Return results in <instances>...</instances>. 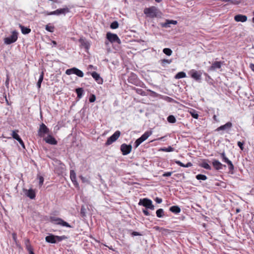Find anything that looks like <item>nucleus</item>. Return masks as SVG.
Instances as JSON below:
<instances>
[{"mask_svg":"<svg viewBox=\"0 0 254 254\" xmlns=\"http://www.w3.org/2000/svg\"><path fill=\"white\" fill-rule=\"evenodd\" d=\"M39 185L41 186L43 184L44 182V178L42 176H39Z\"/></svg>","mask_w":254,"mask_h":254,"instance_id":"obj_47","label":"nucleus"},{"mask_svg":"<svg viewBox=\"0 0 254 254\" xmlns=\"http://www.w3.org/2000/svg\"><path fill=\"white\" fill-rule=\"evenodd\" d=\"M222 63L221 62H215L212 63V65L209 67L210 70H215L216 69H220L221 68Z\"/></svg>","mask_w":254,"mask_h":254,"instance_id":"obj_17","label":"nucleus"},{"mask_svg":"<svg viewBox=\"0 0 254 254\" xmlns=\"http://www.w3.org/2000/svg\"><path fill=\"white\" fill-rule=\"evenodd\" d=\"M200 166H201V167L205 169H207V170H210L211 169V168L210 167V166L206 162V161H203L200 164Z\"/></svg>","mask_w":254,"mask_h":254,"instance_id":"obj_27","label":"nucleus"},{"mask_svg":"<svg viewBox=\"0 0 254 254\" xmlns=\"http://www.w3.org/2000/svg\"><path fill=\"white\" fill-rule=\"evenodd\" d=\"M220 155H221V158H222V161H223V162H225V161H226L227 160H228V159H229L226 157V154H225V152H222V153H221V154H220Z\"/></svg>","mask_w":254,"mask_h":254,"instance_id":"obj_42","label":"nucleus"},{"mask_svg":"<svg viewBox=\"0 0 254 254\" xmlns=\"http://www.w3.org/2000/svg\"><path fill=\"white\" fill-rule=\"evenodd\" d=\"M121 150L123 155H127V144L126 143L123 144L121 145Z\"/></svg>","mask_w":254,"mask_h":254,"instance_id":"obj_31","label":"nucleus"},{"mask_svg":"<svg viewBox=\"0 0 254 254\" xmlns=\"http://www.w3.org/2000/svg\"><path fill=\"white\" fill-rule=\"evenodd\" d=\"M167 121L170 123H175L176 122V119L173 115H170L167 118Z\"/></svg>","mask_w":254,"mask_h":254,"instance_id":"obj_37","label":"nucleus"},{"mask_svg":"<svg viewBox=\"0 0 254 254\" xmlns=\"http://www.w3.org/2000/svg\"><path fill=\"white\" fill-rule=\"evenodd\" d=\"M83 91L84 90L82 88H78L76 89L75 92L78 98H81L82 97L83 94Z\"/></svg>","mask_w":254,"mask_h":254,"instance_id":"obj_28","label":"nucleus"},{"mask_svg":"<svg viewBox=\"0 0 254 254\" xmlns=\"http://www.w3.org/2000/svg\"><path fill=\"white\" fill-rule=\"evenodd\" d=\"M163 52L167 56H171L172 54V51L169 48H164Z\"/></svg>","mask_w":254,"mask_h":254,"instance_id":"obj_39","label":"nucleus"},{"mask_svg":"<svg viewBox=\"0 0 254 254\" xmlns=\"http://www.w3.org/2000/svg\"><path fill=\"white\" fill-rule=\"evenodd\" d=\"M88 68H89V69H90H90H92V68H94V69H95V68H94V66H93V65H89L88 66Z\"/></svg>","mask_w":254,"mask_h":254,"instance_id":"obj_60","label":"nucleus"},{"mask_svg":"<svg viewBox=\"0 0 254 254\" xmlns=\"http://www.w3.org/2000/svg\"><path fill=\"white\" fill-rule=\"evenodd\" d=\"M212 166L216 170H220L223 169V167H226L225 165L222 164L216 159H214L212 162Z\"/></svg>","mask_w":254,"mask_h":254,"instance_id":"obj_13","label":"nucleus"},{"mask_svg":"<svg viewBox=\"0 0 254 254\" xmlns=\"http://www.w3.org/2000/svg\"><path fill=\"white\" fill-rule=\"evenodd\" d=\"M158 9L154 6L148 8H145L144 9V13L147 16L154 18L157 16Z\"/></svg>","mask_w":254,"mask_h":254,"instance_id":"obj_4","label":"nucleus"},{"mask_svg":"<svg viewBox=\"0 0 254 254\" xmlns=\"http://www.w3.org/2000/svg\"><path fill=\"white\" fill-rule=\"evenodd\" d=\"M45 29L49 32H53L55 29V27L51 25L50 24H49L46 25Z\"/></svg>","mask_w":254,"mask_h":254,"instance_id":"obj_35","label":"nucleus"},{"mask_svg":"<svg viewBox=\"0 0 254 254\" xmlns=\"http://www.w3.org/2000/svg\"><path fill=\"white\" fill-rule=\"evenodd\" d=\"M17 34L18 33L16 31H13L10 36L4 39V43L9 45L16 41L18 38Z\"/></svg>","mask_w":254,"mask_h":254,"instance_id":"obj_9","label":"nucleus"},{"mask_svg":"<svg viewBox=\"0 0 254 254\" xmlns=\"http://www.w3.org/2000/svg\"><path fill=\"white\" fill-rule=\"evenodd\" d=\"M49 131L48 127L44 123H42L38 130V135L40 137H43L45 134L49 133Z\"/></svg>","mask_w":254,"mask_h":254,"instance_id":"obj_10","label":"nucleus"},{"mask_svg":"<svg viewBox=\"0 0 254 254\" xmlns=\"http://www.w3.org/2000/svg\"><path fill=\"white\" fill-rule=\"evenodd\" d=\"M106 38L108 40V41L105 42V44L108 45V42H110L111 43H117L118 44H121V41L119 39L118 35L116 34L112 33L111 32H107L106 34Z\"/></svg>","mask_w":254,"mask_h":254,"instance_id":"obj_3","label":"nucleus"},{"mask_svg":"<svg viewBox=\"0 0 254 254\" xmlns=\"http://www.w3.org/2000/svg\"><path fill=\"white\" fill-rule=\"evenodd\" d=\"M152 133L151 131H145L139 138L136 140L134 146L137 148L142 142L146 140Z\"/></svg>","mask_w":254,"mask_h":254,"instance_id":"obj_5","label":"nucleus"},{"mask_svg":"<svg viewBox=\"0 0 254 254\" xmlns=\"http://www.w3.org/2000/svg\"><path fill=\"white\" fill-rule=\"evenodd\" d=\"M131 235L132 236H140L141 235L138 232H133L132 233H131Z\"/></svg>","mask_w":254,"mask_h":254,"instance_id":"obj_54","label":"nucleus"},{"mask_svg":"<svg viewBox=\"0 0 254 254\" xmlns=\"http://www.w3.org/2000/svg\"><path fill=\"white\" fill-rule=\"evenodd\" d=\"M244 144V142H241L240 141H238V143H237V144H238V146L240 148V149L242 150H244V146H243Z\"/></svg>","mask_w":254,"mask_h":254,"instance_id":"obj_45","label":"nucleus"},{"mask_svg":"<svg viewBox=\"0 0 254 254\" xmlns=\"http://www.w3.org/2000/svg\"><path fill=\"white\" fill-rule=\"evenodd\" d=\"M221 1L223 2H230V3L233 4H239L241 1L240 0H220Z\"/></svg>","mask_w":254,"mask_h":254,"instance_id":"obj_33","label":"nucleus"},{"mask_svg":"<svg viewBox=\"0 0 254 254\" xmlns=\"http://www.w3.org/2000/svg\"><path fill=\"white\" fill-rule=\"evenodd\" d=\"M44 72L42 71L41 73L39 80H38V81L37 82V86L38 88H40L41 87V83H42V81L43 80V78H44Z\"/></svg>","mask_w":254,"mask_h":254,"instance_id":"obj_30","label":"nucleus"},{"mask_svg":"<svg viewBox=\"0 0 254 254\" xmlns=\"http://www.w3.org/2000/svg\"><path fill=\"white\" fill-rule=\"evenodd\" d=\"M26 195L31 199H34L35 197V192L32 189H30L28 190Z\"/></svg>","mask_w":254,"mask_h":254,"instance_id":"obj_24","label":"nucleus"},{"mask_svg":"<svg viewBox=\"0 0 254 254\" xmlns=\"http://www.w3.org/2000/svg\"><path fill=\"white\" fill-rule=\"evenodd\" d=\"M171 62H172L171 60H166V59H164L162 60V63H167L170 64Z\"/></svg>","mask_w":254,"mask_h":254,"instance_id":"obj_53","label":"nucleus"},{"mask_svg":"<svg viewBox=\"0 0 254 254\" xmlns=\"http://www.w3.org/2000/svg\"><path fill=\"white\" fill-rule=\"evenodd\" d=\"M125 76H126V74H122L121 77L122 80L124 82L125 84H126V80H125Z\"/></svg>","mask_w":254,"mask_h":254,"instance_id":"obj_51","label":"nucleus"},{"mask_svg":"<svg viewBox=\"0 0 254 254\" xmlns=\"http://www.w3.org/2000/svg\"><path fill=\"white\" fill-rule=\"evenodd\" d=\"M25 246L26 250L29 252L30 251L33 250V248L30 243V241L29 240H27L25 242Z\"/></svg>","mask_w":254,"mask_h":254,"instance_id":"obj_34","label":"nucleus"},{"mask_svg":"<svg viewBox=\"0 0 254 254\" xmlns=\"http://www.w3.org/2000/svg\"><path fill=\"white\" fill-rule=\"evenodd\" d=\"M186 77V74L184 71H181L178 72L177 74H176L175 76V78L176 79H180L182 78H185Z\"/></svg>","mask_w":254,"mask_h":254,"instance_id":"obj_29","label":"nucleus"},{"mask_svg":"<svg viewBox=\"0 0 254 254\" xmlns=\"http://www.w3.org/2000/svg\"><path fill=\"white\" fill-rule=\"evenodd\" d=\"M207 177L204 175L198 174L196 176V179L198 180H206Z\"/></svg>","mask_w":254,"mask_h":254,"instance_id":"obj_38","label":"nucleus"},{"mask_svg":"<svg viewBox=\"0 0 254 254\" xmlns=\"http://www.w3.org/2000/svg\"><path fill=\"white\" fill-rule=\"evenodd\" d=\"M119 27V23L117 21L113 22L110 25V28L113 29H117Z\"/></svg>","mask_w":254,"mask_h":254,"instance_id":"obj_40","label":"nucleus"},{"mask_svg":"<svg viewBox=\"0 0 254 254\" xmlns=\"http://www.w3.org/2000/svg\"><path fill=\"white\" fill-rule=\"evenodd\" d=\"M8 84H9V78H8V77L7 76L6 80L5 81V85L7 86Z\"/></svg>","mask_w":254,"mask_h":254,"instance_id":"obj_58","label":"nucleus"},{"mask_svg":"<svg viewBox=\"0 0 254 254\" xmlns=\"http://www.w3.org/2000/svg\"><path fill=\"white\" fill-rule=\"evenodd\" d=\"M162 0H155L157 2H160Z\"/></svg>","mask_w":254,"mask_h":254,"instance_id":"obj_62","label":"nucleus"},{"mask_svg":"<svg viewBox=\"0 0 254 254\" xmlns=\"http://www.w3.org/2000/svg\"><path fill=\"white\" fill-rule=\"evenodd\" d=\"M19 27L21 29L22 33L23 34H29L31 31L29 28L25 27L21 24L19 25Z\"/></svg>","mask_w":254,"mask_h":254,"instance_id":"obj_22","label":"nucleus"},{"mask_svg":"<svg viewBox=\"0 0 254 254\" xmlns=\"http://www.w3.org/2000/svg\"><path fill=\"white\" fill-rule=\"evenodd\" d=\"M174 150V148L172 147L171 146H169L168 147H164L161 148L159 149V151H162L164 152H172Z\"/></svg>","mask_w":254,"mask_h":254,"instance_id":"obj_36","label":"nucleus"},{"mask_svg":"<svg viewBox=\"0 0 254 254\" xmlns=\"http://www.w3.org/2000/svg\"><path fill=\"white\" fill-rule=\"evenodd\" d=\"M189 113L190 114L192 117L195 119H197L198 118V114L197 111L196 110L191 109L190 111H189Z\"/></svg>","mask_w":254,"mask_h":254,"instance_id":"obj_25","label":"nucleus"},{"mask_svg":"<svg viewBox=\"0 0 254 254\" xmlns=\"http://www.w3.org/2000/svg\"><path fill=\"white\" fill-rule=\"evenodd\" d=\"M248 19L247 16L242 14H237L234 16V20L236 22H246Z\"/></svg>","mask_w":254,"mask_h":254,"instance_id":"obj_15","label":"nucleus"},{"mask_svg":"<svg viewBox=\"0 0 254 254\" xmlns=\"http://www.w3.org/2000/svg\"><path fill=\"white\" fill-rule=\"evenodd\" d=\"M69 9L67 7H64L63 8L58 9L55 11L48 12L47 11H44L42 12L43 14L45 16L50 15H59L60 14H64L65 15L66 13L69 12Z\"/></svg>","mask_w":254,"mask_h":254,"instance_id":"obj_2","label":"nucleus"},{"mask_svg":"<svg viewBox=\"0 0 254 254\" xmlns=\"http://www.w3.org/2000/svg\"><path fill=\"white\" fill-rule=\"evenodd\" d=\"M68 238L65 235H63L61 236H55L54 235L51 234L49 236H47L45 240L46 242L52 243L55 244L60 242L62 241L63 240H64L67 239Z\"/></svg>","mask_w":254,"mask_h":254,"instance_id":"obj_1","label":"nucleus"},{"mask_svg":"<svg viewBox=\"0 0 254 254\" xmlns=\"http://www.w3.org/2000/svg\"><path fill=\"white\" fill-rule=\"evenodd\" d=\"M213 120H214L215 122H218V119H217V116H216L215 115H214L213 116Z\"/></svg>","mask_w":254,"mask_h":254,"instance_id":"obj_56","label":"nucleus"},{"mask_svg":"<svg viewBox=\"0 0 254 254\" xmlns=\"http://www.w3.org/2000/svg\"><path fill=\"white\" fill-rule=\"evenodd\" d=\"M70 178L76 188H78L79 185L76 181V174L73 170L70 171Z\"/></svg>","mask_w":254,"mask_h":254,"instance_id":"obj_16","label":"nucleus"},{"mask_svg":"<svg viewBox=\"0 0 254 254\" xmlns=\"http://www.w3.org/2000/svg\"><path fill=\"white\" fill-rule=\"evenodd\" d=\"M155 200L158 203H161L162 201V198L159 197H156Z\"/></svg>","mask_w":254,"mask_h":254,"instance_id":"obj_49","label":"nucleus"},{"mask_svg":"<svg viewBox=\"0 0 254 254\" xmlns=\"http://www.w3.org/2000/svg\"><path fill=\"white\" fill-rule=\"evenodd\" d=\"M52 43H53L54 45H57V43H56V41H53L52 42Z\"/></svg>","mask_w":254,"mask_h":254,"instance_id":"obj_63","label":"nucleus"},{"mask_svg":"<svg viewBox=\"0 0 254 254\" xmlns=\"http://www.w3.org/2000/svg\"><path fill=\"white\" fill-rule=\"evenodd\" d=\"M96 100V96L94 94H92L89 97V102L91 103L94 102Z\"/></svg>","mask_w":254,"mask_h":254,"instance_id":"obj_44","label":"nucleus"},{"mask_svg":"<svg viewBox=\"0 0 254 254\" xmlns=\"http://www.w3.org/2000/svg\"><path fill=\"white\" fill-rule=\"evenodd\" d=\"M28 252H29V254H34V253L33 252V250H32V251H29Z\"/></svg>","mask_w":254,"mask_h":254,"instance_id":"obj_61","label":"nucleus"},{"mask_svg":"<svg viewBox=\"0 0 254 254\" xmlns=\"http://www.w3.org/2000/svg\"><path fill=\"white\" fill-rule=\"evenodd\" d=\"M177 165H179L180 166L183 167H190L192 166V164L191 162H188L186 164H183L182 162H181L180 161L176 160L175 162Z\"/></svg>","mask_w":254,"mask_h":254,"instance_id":"obj_23","label":"nucleus"},{"mask_svg":"<svg viewBox=\"0 0 254 254\" xmlns=\"http://www.w3.org/2000/svg\"><path fill=\"white\" fill-rule=\"evenodd\" d=\"M250 67L251 69L254 72V64H250Z\"/></svg>","mask_w":254,"mask_h":254,"instance_id":"obj_57","label":"nucleus"},{"mask_svg":"<svg viewBox=\"0 0 254 254\" xmlns=\"http://www.w3.org/2000/svg\"><path fill=\"white\" fill-rule=\"evenodd\" d=\"M177 23V21L173 20H168L167 21V23H166V24H174V25H176Z\"/></svg>","mask_w":254,"mask_h":254,"instance_id":"obj_46","label":"nucleus"},{"mask_svg":"<svg viewBox=\"0 0 254 254\" xmlns=\"http://www.w3.org/2000/svg\"><path fill=\"white\" fill-rule=\"evenodd\" d=\"M225 162L228 165L229 172L231 174H233L234 173V166L233 164L232 161L228 159Z\"/></svg>","mask_w":254,"mask_h":254,"instance_id":"obj_20","label":"nucleus"},{"mask_svg":"<svg viewBox=\"0 0 254 254\" xmlns=\"http://www.w3.org/2000/svg\"><path fill=\"white\" fill-rule=\"evenodd\" d=\"M91 75L98 84L103 83V79L100 77L99 74H98L97 72L93 71L92 73H91Z\"/></svg>","mask_w":254,"mask_h":254,"instance_id":"obj_14","label":"nucleus"},{"mask_svg":"<svg viewBox=\"0 0 254 254\" xmlns=\"http://www.w3.org/2000/svg\"><path fill=\"white\" fill-rule=\"evenodd\" d=\"M12 238L13 239V240L15 241V242H16V240H17V235L15 233H13L12 234Z\"/></svg>","mask_w":254,"mask_h":254,"instance_id":"obj_50","label":"nucleus"},{"mask_svg":"<svg viewBox=\"0 0 254 254\" xmlns=\"http://www.w3.org/2000/svg\"><path fill=\"white\" fill-rule=\"evenodd\" d=\"M73 74H76V75L80 77H83L84 76L83 72L81 70H79V69L76 67H74Z\"/></svg>","mask_w":254,"mask_h":254,"instance_id":"obj_26","label":"nucleus"},{"mask_svg":"<svg viewBox=\"0 0 254 254\" xmlns=\"http://www.w3.org/2000/svg\"><path fill=\"white\" fill-rule=\"evenodd\" d=\"M169 210L170 211L175 214H178L181 211V208L177 205H174L171 206Z\"/></svg>","mask_w":254,"mask_h":254,"instance_id":"obj_21","label":"nucleus"},{"mask_svg":"<svg viewBox=\"0 0 254 254\" xmlns=\"http://www.w3.org/2000/svg\"><path fill=\"white\" fill-rule=\"evenodd\" d=\"M142 211H143V213H144V214L145 216H149V215H150V213H149V212H148V210H147L146 209H143Z\"/></svg>","mask_w":254,"mask_h":254,"instance_id":"obj_52","label":"nucleus"},{"mask_svg":"<svg viewBox=\"0 0 254 254\" xmlns=\"http://www.w3.org/2000/svg\"><path fill=\"white\" fill-rule=\"evenodd\" d=\"M189 74L195 81L198 82L200 81L202 73L200 70L197 71L195 69H191L189 71Z\"/></svg>","mask_w":254,"mask_h":254,"instance_id":"obj_8","label":"nucleus"},{"mask_svg":"<svg viewBox=\"0 0 254 254\" xmlns=\"http://www.w3.org/2000/svg\"><path fill=\"white\" fill-rule=\"evenodd\" d=\"M121 132L119 130H117L115 132V133L111 135L110 137H109L107 140V141L105 143V145L106 146H108L112 143H113L114 142L116 141L119 136H120Z\"/></svg>","mask_w":254,"mask_h":254,"instance_id":"obj_11","label":"nucleus"},{"mask_svg":"<svg viewBox=\"0 0 254 254\" xmlns=\"http://www.w3.org/2000/svg\"><path fill=\"white\" fill-rule=\"evenodd\" d=\"M132 147L131 145H128V154L129 153L131 150Z\"/></svg>","mask_w":254,"mask_h":254,"instance_id":"obj_55","label":"nucleus"},{"mask_svg":"<svg viewBox=\"0 0 254 254\" xmlns=\"http://www.w3.org/2000/svg\"><path fill=\"white\" fill-rule=\"evenodd\" d=\"M138 204L139 205H142L147 209H150L151 210L154 209V206L152 204V201L151 200L147 198L140 199Z\"/></svg>","mask_w":254,"mask_h":254,"instance_id":"obj_7","label":"nucleus"},{"mask_svg":"<svg viewBox=\"0 0 254 254\" xmlns=\"http://www.w3.org/2000/svg\"><path fill=\"white\" fill-rule=\"evenodd\" d=\"M50 221L57 225H62L66 227H71V226L66 222L63 220L62 218L51 216L50 218Z\"/></svg>","mask_w":254,"mask_h":254,"instance_id":"obj_6","label":"nucleus"},{"mask_svg":"<svg viewBox=\"0 0 254 254\" xmlns=\"http://www.w3.org/2000/svg\"><path fill=\"white\" fill-rule=\"evenodd\" d=\"M172 174V172H165V173H164L162 176L163 177H170L171 176Z\"/></svg>","mask_w":254,"mask_h":254,"instance_id":"obj_48","label":"nucleus"},{"mask_svg":"<svg viewBox=\"0 0 254 254\" xmlns=\"http://www.w3.org/2000/svg\"><path fill=\"white\" fill-rule=\"evenodd\" d=\"M163 138H164V137H161L156 139V140H162ZM154 140H156V139L152 140L150 141V142H153Z\"/></svg>","mask_w":254,"mask_h":254,"instance_id":"obj_59","label":"nucleus"},{"mask_svg":"<svg viewBox=\"0 0 254 254\" xmlns=\"http://www.w3.org/2000/svg\"><path fill=\"white\" fill-rule=\"evenodd\" d=\"M232 127V124L231 122H227L226 124H225L224 125L221 126L220 127H218L216 130V131H220L222 130H225L226 129H229L231 128Z\"/></svg>","mask_w":254,"mask_h":254,"instance_id":"obj_19","label":"nucleus"},{"mask_svg":"<svg viewBox=\"0 0 254 254\" xmlns=\"http://www.w3.org/2000/svg\"><path fill=\"white\" fill-rule=\"evenodd\" d=\"M45 140L47 143L52 145H56L58 143L56 139L51 135H49L47 137L45 138Z\"/></svg>","mask_w":254,"mask_h":254,"instance_id":"obj_18","label":"nucleus"},{"mask_svg":"<svg viewBox=\"0 0 254 254\" xmlns=\"http://www.w3.org/2000/svg\"><path fill=\"white\" fill-rule=\"evenodd\" d=\"M134 90L137 94H138L139 95H141L142 96H144L145 95V92L143 91L141 89L136 88V89H134Z\"/></svg>","mask_w":254,"mask_h":254,"instance_id":"obj_41","label":"nucleus"},{"mask_svg":"<svg viewBox=\"0 0 254 254\" xmlns=\"http://www.w3.org/2000/svg\"><path fill=\"white\" fill-rule=\"evenodd\" d=\"M73 72H74V67L70 68V69H67L65 71V73L67 75H70V74L73 73Z\"/></svg>","mask_w":254,"mask_h":254,"instance_id":"obj_43","label":"nucleus"},{"mask_svg":"<svg viewBox=\"0 0 254 254\" xmlns=\"http://www.w3.org/2000/svg\"><path fill=\"white\" fill-rule=\"evenodd\" d=\"M18 132V130H13L12 133V137L17 140L20 144L22 146L23 148H25L24 143L21 138L20 137L19 135L17 134Z\"/></svg>","mask_w":254,"mask_h":254,"instance_id":"obj_12","label":"nucleus"},{"mask_svg":"<svg viewBox=\"0 0 254 254\" xmlns=\"http://www.w3.org/2000/svg\"><path fill=\"white\" fill-rule=\"evenodd\" d=\"M156 215L159 218H161L163 217L164 214V210L162 208H159L156 211Z\"/></svg>","mask_w":254,"mask_h":254,"instance_id":"obj_32","label":"nucleus"},{"mask_svg":"<svg viewBox=\"0 0 254 254\" xmlns=\"http://www.w3.org/2000/svg\"><path fill=\"white\" fill-rule=\"evenodd\" d=\"M155 228L156 230H158L159 229V227L158 226L155 227Z\"/></svg>","mask_w":254,"mask_h":254,"instance_id":"obj_64","label":"nucleus"}]
</instances>
